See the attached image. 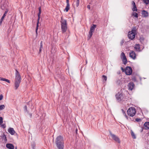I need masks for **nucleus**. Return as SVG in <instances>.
I'll return each instance as SVG.
<instances>
[{
	"instance_id": "obj_22",
	"label": "nucleus",
	"mask_w": 149,
	"mask_h": 149,
	"mask_svg": "<svg viewBox=\"0 0 149 149\" xmlns=\"http://www.w3.org/2000/svg\"><path fill=\"white\" fill-rule=\"evenodd\" d=\"M102 78H103V82H105L107 80V77L105 75H103L102 76Z\"/></svg>"
},
{
	"instance_id": "obj_36",
	"label": "nucleus",
	"mask_w": 149,
	"mask_h": 149,
	"mask_svg": "<svg viewBox=\"0 0 149 149\" xmlns=\"http://www.w3.org/2000/svg\"><path fill=\"white\" fill-rule=\"evenodd\" d=\"M135 120L136 121L139 122L141 121V120L140 118H136V119Z\"/></svg>"
},
{
	"instance_id": "obj_33",
	"label": "nucleus",
	"mask_w": 149,
	"mask_h": 149,
	"mask_svg": "<svg viewBox=\"0 0 149 149\" xmlns=\"http://www.w3.org/2000/svg\"><path fill=\"white\" fill-rule=\"evenodd\" d=\"M3 119L2 117H0V124H2L3 123Z\"/></svg>"
},
{
	"instance_id": "obj_23",
	"label": "nucleus",
	"mask_w": 149,
	"mask_h": 149,
	"mask_svg": "<svg viewBox=\"0 0 149 149\" xmlns=\"http://www.w3.org/2000/svg\"><path fill=\"white\" fill-rule=\"evenodd\" d=\"M136 31V27H134L132 29L131 31V32H132L134 34H135V33Z\"/></svg>"
},
{
	"instance_id": "obj_2",
	"label": "nucleus",
	"mask_w": 149,
	"mask_h": 149,
	"mask_svg": "<svg viewBox=\"0 0 149 149\" xmlns=\"http://www.w3.org/2000/svg\"><path fill=\"white\" fill-rule=\"evenodd\" d=\"M15 78L14 83L15 89L17 90L19 87L21 82V78L19 72L17 70H16Z\"/></svg>"
},
{
	"instance_id": "obj_40",
	"label": "nucleus",
	"mask_w": 149,
	"mask_h": 149,
	"mask_svg": "<svg viewBox=\"0 0 149 149\" xmlns=\"http://www.w3.org/2000/svg\"><path fill=\"white\" fill-rule=\"evenodd\" d=\"M6 79L0 77V80H2V81H5L6 80Z\"/></svg>"
},
{
	"instance_id": "obj_25",
	"label": "nucleus",
	"mask_w": 149,
	"mask_h": 149,
	"mask_svg": "<svg viewBox=\"0 0 149 149\" xmlns=\"http://www.w3.org/2000/svg\"><path fill=\"white\" fill-rule=\"evenodd\" d=\"M134 48L137 50L139 51L140 49V47L139 45H136Z\"/></svg>"
},
{
	"instance_id": "obj_21",
	"label": "nucleus",
	"mask_w": 149,
	"mask_h": 149,
	"mask_svg": "<svg viewBox=\"0 0 149 149\" xmlns=\"http://www.w3.org/2000/svg\"><path fill=\"white\" fill-rule=\"evenodd\" d=\"M144 125L146 128L147 129H149V122H146L144 124Z\"/></svg>"
},
{
	"instance_id": "obj_19",
	"label": "nucleus",
	"mask_w": 149,
	"mask_h": 149,
	"mask_svg": "<svg viewBox=\"0 0 149 149\" xmlns=\"http://www.w3.org/2000/svg\"><path fill=\"white\" fill-rule=\"evenodd\" d=\"M142 15L143 17H146L148 16V13L145 10H143L142 12Z\"/></svg>"
},
{
	"instance_id": "obj_15",
	"label": "nucleus",
	"mask_w": 149,
	"mask_h": 149,
	"mask_svg": "<svg viewBox=\"0 0 149 149\" xmlns=\"http://www.w3.org/2000/svg\"><path fill=\"white\" fill-rule=\"evenodd\" d=\"M134 85L133 83L132 82H130L128 85L129 89L131 91L134 88Z\"/></svg>"
},
{
	"instance_id": "obj_49",
	"label": "nucleus",
	"mask_w": 149,
	"mask_h": 149,
	"mask_svg": "<svg viewBox=\"0 0 149 149\" xmlns=\"http://www.w3.org/2000/svg\"><path fill=\"white\" fill-rule=\"evenodd\" d=\"M15 149H17V147H15Z\"/></svg>"
},
{
	"instance_id": "obj_8",
	"label": "nucleus",
	"mask_w": 149,
	"mask_h": 149,
	"mask_svg": "<svg viewBox=\"0 0 149 149\" xmlns=\"http://www.w3.org/2000/svg\"><path fill=\"white\" fill-rule=\"evenodd\" d=\"M120 58L123 64L124 65H126L127 62V60L124 52H123L121 53L120 55Z\"/></svg>"
},
{
	"instance_id": "obj_24",
	"label": "nucleus",
	"mask_w": 149,
	"mask_h": 149,
	"mask_svg": "<svg viewBox=\"0 0 149 149\" xmlns=\"http://www.w3.org/2000/svg\"><path fill=\"white\" fill-rule=\"evenodd\" d=\"M132 15L136 18H138V13L136 12H133L132 14Z\"/></svg>"
},
{
	"instance_id": "obj_34",
	"label": "nucleus",
	"mask_w": 149,
	"mask_h": 149,
	"mask_svg": "<svg viewBox=\"0 0 149 149\" xmlns=\"http://www.w3.org/2000/svg\"><path fill=\"white\" fill-rule=\"evenodd\" d=\"M79 0H77V2H76V6L77 7H78L79 4Z\"/></svg>"
},
{
	"instance_id": "obj_14",
	"label": "nucleus",
	"mask_w": 149,
	"mask_h": 149,
	"mask_svg": "<svg viewBox=\"0 0 149 149\" xmlns=\"http://www.w3.org/2000/svg\"><path fill=\"white\" fill-rule=\"evenodd\" d=\"M130 56L133 59H135L136 58V54L134 51H132L130 53Z\"/></svg>"
},
{
	"instance_id": "obj_44",
	"label": "nucleus",
	"mask_w": 149,
	"mask_h": 149,
	"mask_svg": "<svg viewBox=\"0 0 149 149\" xmlns=\"http://www.w3.org/2000/svg\"><path fill=\"white\" fill-rule=\"evenodd\" d=\"M87 8H88L89 9H90V5H87Z\"/></svg>"
},
{
	"instance_id": "obj_32",
	"label": "nucleus",
	"mask_w": 149,
	"mask_h": 149,
	"mask_svg": "<svg viewBox=\"0 0 149 149\" xmlns=\"http://www.w3.org/2000/svg\"><path fill=\"white\" fill-rule=\"evenodd\" d=\"M124 42V40L123 39L121 40L120 42V45L122 46Z\"/></svg>"
},
{
	"instance_id": "obj_29",
	"label": "nucleus",
	"mask_w": 149,
	"mask_h": 149,
	"mask_svg": "<svg viewBox=\"0 0 149 149\" xmlns=\"http://www.w3.org/2000/svg\"><path fill=\"white\" fill-rule=\"evenodd\" d=\"M131 134L132 136V138L134 139H136V137L134 133L132 131V132Z\"/></svg>"
},
{
	"instance_id": "obj_18",
	"label": "nucleus",
	"mask_w": 149,
	"mask_h": 149,
	"mask_svg": "<svg viewBox=\"0 0 149 149\" xmlns=\"http://www.w3.org/2000/svg\"><path fill=\"white\" fill-rule=\"evenodd\" d=\"M122 110L123 115L126 118V119L127 120H128L129 121L132 120H131V118L128 117L127 115L123 109H122Z\"/></svg>"
},
{
	"instance_id": "obj_30",
	"label": "nucleus",
	"mask_w": 149,
	"mask_h": 149,
	"mask_svg": "<svg viewBox=\"0 0 149 149\" xmlns=\"http://www.w3.org/2000/svg\"><path fill=\"white\" fill-rule=\"evenodd\" d=\"M2 138L5 141H7L6 137L5 134H3V135L2 136Z\"/></svg>"
},
{
	"instance_id": "obj_43",
	"label": "nucleus",
	"mask_w": 149,
	"mask_h": 149,
	"mask_svg": "<svg viewBox=\"0 0 149 149\" xmlns=\"http://www.w3.org/2000/svg\"><path fill=\"white\" fill-rule=\"evenodd\" d=\"M5 81L7 82L8 83H10V81L8 79H6Z\"/></svg>"
},
{
	"instance_id": "obj_28",
	"label": "nucleus",
	"mask_w": 149,
	"mask_h": 149,
	"mask_svg": "<svg viewBox=\"0 0 149 149\" xmlns=\"http://www.w3.org/2000/svg\"><path fill=\"white\" fill-rule=\"evenodd\" d=\"M132 10L133 11H137V9L136 8V6H133V8H132Z\"/></svg>"
},
{
	"instance_id": "obj_42",
	"label": "nucleus",
	"mask_w": 149,
	"mask_h": 149,
	"mask_svg": "<svg viewBox=\"0 0 149 149\" xmlns=\"http://www.w3.org/2000/svg\"><path fill=\"white\" fill-rule=\"evenodd\" d=\"M40 47L42 48V41H41V42H40Z\"/></svg>"
},
{
	"instance_id": "obj_13",
	"label": "nucleus",
	"mask_w": 149,
	"mask_h": 149,
	"mask_svg": "<svg viewBox=\"0 0 149 149\" xmlns=\"http://www.w3.org/2000/svg\"><path fill=\"white\" fill-rule=\"evenodd\" d=\"M135 34L132 32L129 31L128 33V36L129 38L131 40L133 39L135 37Z\"/></svg>"
},
{
	"instance_id": "obj_47",
	"label": "nucleus",
	"mask_w": 149,
	"mask_h": 149,
	"mask_svg": "<svg viewBox=\"0 0 149 149\" xmlns=\"http://www.w3.org/2000/svg\"><path fill=\"white\" fill-rule=\"evenodd\" d=\"M120 80H118L117 81V82L118 83V82H119L118 83H119V84H120Z\"/></svg>"
},
{
	"instance_id": "obj_39",
	"label": "nucleus",
	"mask_w": 149,
	"mask_h": 149,
	"mask_svg": "<svg viewBox=\"0 0 149 149\" xmlns=\"http://www.w3.org/2000/svg\"><path fill=\"white\" fill-rule=\"evenodd\" d=\"M24 109L25 111H27V107L26 105L24 107Z\"/></svg>"
},
{
	"instance_id": "obj_41",
	"label": "nucleus",
	"mask_w": 149,
	"mask_h": 149,
	"mask_svg": "<svg viewBox=\"0 0 149 149\" xmlns=\"http://www.w3.org/2000/svg\"><path fill=\"white\" fill-rule=\"evenodd\" d=\"M33 149H35V145L34 144H33L32 145Z\"/></svg>"
},
{
	"instance_id": "obj_37",
	"label": "nucleus",
	"mask_w": 149,
	"mask_h": 149,
	"mask_svg": "<svg viewBox=\"0 0 149 149\" xmlns=\"http://www.w3.org/2000/svg\"><path fill=\"white\" fill-rule=\"evenodd\" d=\"M3 98V95L2 94H1L0 95V100H2Z\"/></svg>"
},
{
	"instance_id": "obj_31",
	"label": "nucleus",
	"mask_w": 149,
	"mask_h": 149,
	"mask_svg": "<svg viewBox=\"0 0 149 149\" xmlns=\"http://www.w3.org/2000/svg\"><path fill=\"white\" fill-rule=\"evenodd\" d=\"M5 16V15H3L2 16V17L1 18V20H0V24H1L2 23V22L3 21L4 18L5 17V16Z\"/></svg>"
},
{
	"instance_id": "obj_16",
	"label": "nucleus",
	"mask_w": 149,
	"mask_h": 149,
	"mask_svg": "<svg viewBox=\"0 0 149 149\" xmlns=\"http://www.w3.org/2000/svg\"><path fill=\"white\" fill-rule=\"evenodd\" d=\"M8 132L12 135H14L15 133V131L13 128H10L8 130Z\"/></svg>"
},
{
	"instance_id": "obj_53",
	"label": "nucleus",
	"mask_w": 149,
	"mask_h": 149,
	"mask_svg": "<svg viewBox=\"0 0 149 149\" xmlns=\"http://www.w3.org/2000/svg\"><path fill=\"white\" fill-rule=\"evenodd\" d=\"M29 103V102H28V103H27V104H28V103Z\"/></svg>"
},
{
	"instance_id": "obj_1",
	"label": "nucleus",
	"mask_w": 149,
	"mask_h": 149,
	"mask_svg": "<svg viewBox=\"0 0 149 149\" xmlns=\"http://www.w3.org/2000/svg\"><path fill=\"white\" fill-rule=\"evenodd\" d=\"M55 143L58 149H63L64 142L63 138L62 136L59 135L56 137Z\"/></svg>"
},
{
	"instance_id": "obj_7",
	"label": "nucleus",
	"mask_w": 149,
	"mask_h": 149,
	"mask_svg": "<svg viewBox=\"0 0 149 149\" xmlns=\"http://www.w3.org/2000/svg\"><path fill=\"white\" fill-rule=\"evenodd\" d=\"M38 10H39V13L38 14V22L37 23L36 27V33L37 34V31L38 29V26H39L38 25H39V20L40 19V15L41 13V8L40 7L39 8Z\"/></svg>"
},
{
	"instance_id": "obj_20",
	"label": "nucleus",
	"mask_w": 149,
	"mask_h": 149,
	"mask_svg": "<svg viewBox=\"0 0 149 149\" xmlns=\"http://www.w3.org/2000/svg\"><path fill=\"white\" fill-rule=\"evenodd\" d=\"M67 5L65 8V10L66 12H68L70 9V4L69 3L66 2Z\"/></svg>"
},
{
	"instance_id": "obj_27",
	"label": "nucleus",
	"mask_w": 149,
	"mask_h": 149,
	"mask_svg": "<svg viewBox=\"0 0 149 149\" xmlns=\"http://www.w3.org/2000/svg\"><path fill=\"white\" fill-rule=\"evenodd\" d=\"M5 108V106L3 105H0V110L4 109Z\"/></svg>"
},
{
	"instance_id": "obj_48",
	"label": "nucleus",
	"mask_w": 149,
	"mask_h": 149,
	"mask_svg": "<svg viewBox=\"0 0 149 149\" xmlns=\"http://www.w3.org/2000/svg\"><path fill=\"white\" fill-rule=\"evenodd\" d=\"M66 2L69 3V0H66Z\"/></svg>"
},
{
	"instance_id": "obj_5",
	"label": "nucleus",
	"mask_w": 149,
	"mask_h": 149,
	"mask_svg": "<svg viewBox=\"0 0 149 149\" xmlns=\"http://www.w3.org/2000/svg\"><path fill=\"white\" fill-rule=\"evenodd\" d=\"M8 3L7 1L5 0L4 3L1 6V8L2 10H4L6 9V10L5 11L4 14H3V15H5L4 16H6V14L8 12V10L7 9V7L8 6Z\"/></svg>"
},
{
	"instance_id": "obj_46",
	"label": "nucleus",
	"mask_w": 149,
	"mask_h": 149,
	"mask_svg": "<svg viewBox=\"0 0 149 149\" xmlns=\"http://www.w3.org/2000/svg\"><path fill=\"white\" fill-rule=\"evenodd\" d=\"M29 116L30 118H31L32 117V114L31 113H29Z\"/></svg>"
},
{
	"instance_id": "obj_52",
	"label": "nucleus",
	"mask_w": 149,
	"mask_h": 149,
	"mask_svg": "<svg viewBox=\"0 0 149 149\" xmlns=\"http://www.w3.org/2000/svg\"><path fill=\"white\" fill-rule=\"evenodd\" d=\"M76 132H77V129L76 130Z\"/></svg>"
},
{
	"instance_id": "obj_51",
	"label": "nucleus",
	"mask_w": 149,
	"mask_h": 149,
	"mask_svg": "<svg viewBox=\"0 0 149 149\" xmlns=\"http://www.w3.org/2000/svg\"><path fill=\"white\" fill-rule=\"evenodd\" d=\"M86 63H87V60H86Z\"/></svg>"
},
{
	"instance_id": "obj_17",
	"label": "nucleus",
	"mask_w": 149,
	"mask_h": 149,
	"mask_svg": "<svg viewBox=\"0 0 149 149\" xmlns=\"http://www.w3.org/2000/svg\"><path fill=\"white\" fill-rule=\"evenodd\" d=\"M6 147L9 149H14V146L11 143H7L6 145Z\"/></svg>"
},
{
	"instance_id": "obj_38",
	"label": "nucleus",
	"mask_w": 149,
	"mask_h": 149,
	"mask_svg": "<svg viewBox=\"0 0 149 149\" xmlns=\"http://www.w3.org/2000/svg\"><path fill=\"white\" fill-rule=\"evenodd\" d=\"M132 5H133V6H136V5L135 3V2L134 1H132Z\"/></svg>"
},
{
	"instance_id": "obj_12",
	"label": "nucleus",
	"mask_w": 149,
	"mask_h": 149,
	"mask_svg": "<svg viewBox=\"0 0 149 149\" xmlns=\"http://www.w3.org/2000/svg\"><path fill=\"white\" fill-rule=\"evenodd\" d=\"M117 100L119 102L121 101L123 98V96L122 93H118L116 95Z\"/></svg>"
},
{
	"instance_id": "obj_4",
	"label": "nucleus",
	"mask_w": 149,
	"mask_h": 149,
	"mask_svg": "<svg viewBox=\"0 0 149 149\" xmlns=\"http://www.w3.org/2000/svg\"><path fill=\"white\" fill-rule=\"evenodd\" d=\"M136 111L135 108L134 107H130L127 111L128 115L130 116L133 117L136 113Z\"/></svg>"
},
{
	"instance_id": "obj_45",
	"label": "nucleus",
	"mask_w": 149,
	"mask_h": 149,
	"mask_svg": "<svg viewBox=\"0 0 149 149\" xmlns=\"http://www.w3.org/2000/svg\"><path fill=\"white\" fill-rule=\"evenodd\" d=\"M42 49V48L40 47V49L39 51V53H40V52H41Z\"/></svg>"
},
{
	"instance_id": "obj_10",
	"label": "nucleus",
	"mask_w": 149,
	"mask_h": 149,
	"mask_svg": "<svg viewBox=\"0 0 149 149\" xmlns=\"http://www.w3.org/2000/svg\"><path fill=\"white\" fill-rule=\"evenodd\" d=\"M96 27V25L95 24H93V26H91L90 28V30L89 33V38L92 36L93 35V33Z\"/></svg>"
},
{
	"instance_id": "obj_50",
	"label": "nucleus",
	"mask_w": 149,
	"mask_h": 149,
	"mask_svg": "<svg viewBox=\"0 0 149 149\" xmlns=\"http://www.w3.org/2000/svg\"><path fill=\"white\" fill-rule=\"evenodd\" d=\"M121 68H122V70H123V68L122 67H121Z\"/></svg>"
},
{
	"instance_id": "obj_9",
	"label": "nucleus",
	"mask_w": 149,
	"mask_h": 149,
	"mask_svg": "<svg viewBox=\"0 0 149 149\" xmlns=\"http://www.w3.org/2000/svg\"><path fill=\"white\" fill-rule=\"evenodd\" d=\"M125 71L126 74L130 75L132 73V70L130 67L127 66L125 69Z\"/></svg>"
},
{
	"instance_id": "obj_11",
	"label": "nucleus",
	"mask_w": 149,
	"mask_h": 149,
	"mask_svg": "<svg viewBox=\"0 0 149 149\" xmlns=\"http://www.w3.org/2000/svg\"><path fill=\"white\" fill-rule=\"evenodd\" d=\"M110 134L112 138L115 141L120 143V141L119 138L116 135L114 134H112L111 132H110Z\"/></svg>"
},
{
	"instance_id": "obj_3",
	"label": "nucleus",
	"mask_w": 149,
	"mask_h": 149,
	"mask_svg": "<svg viewBox=\"0 0 149 149\" xmlns=\"http://www.w3.org/2000/svg\"><path fill=\"white\" fill-rule=\"evenodd\" d=\"M60 22L62 32L65 33L67 29V20L64 19L62 16L61 17Z\"/></svg>"
},
{
	"instance_id": "obj_26",
	"label": "nucleus",
	"mask_w": 149,
	"mask_h": 149,
	"mask_svg": "<svg viewBox=\"0 0 149 149\" xmlns=\"http://www.w3.org/2000/svg\"><path fill=\"white\" fill-rule=\"evenodd\" d=\"M143 1L146 5H148L149 3V0H143Z\"/></svg>"
},
{
	"instance_id": "obj_6",
	"label": "nucleus",
	"mask_w": 149,
	"mask_h": 149,
	"mask_svg": "<svg viewBox=\"0 0 149 149\" xmlns=\"http://www.w3.org/2000/svg\"><path fill=\"white\" fill-rule=\"evenodd\" d=\"M8 3L7 1L5 0L4 3L1 6V8L2 10H4L6 9V10L5 11L4 14H3V15H5L4 16H6V14L8 12V10L7 9V7L8 6Z\"/></svg>"
},
{
	"instance_id": "obj_35",
	"label": "nucleus",
	"mask_w": 149,
	"mask_h": 149,
	"mask_svg": "<svg viewBox=\"0 0 149 149\" xmlns=\"http://www.w3.org/2000/svg\"><path fill=\"white\" fill-rule=\"evenodd\" d=\"M1 125V126L3 128H5L6 127V125L5 124H3Z\"/></svg>"
}]
</instances>
